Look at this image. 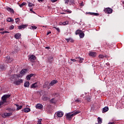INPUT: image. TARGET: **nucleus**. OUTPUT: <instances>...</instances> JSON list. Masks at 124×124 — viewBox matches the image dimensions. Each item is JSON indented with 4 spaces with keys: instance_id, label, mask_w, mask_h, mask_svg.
I'll list each match as a JSON object with an SVG mask.
<instances>
[{
    "instance_id": "nucleus-27",
    "label": "nucleus",
    "mask_w": 124,
    "mask_h": 124,
    "mask_svg": "<svg viewBox=\"0 0 124 124\" xmlns=\"http://www.w3.org/2000/svg\"><path fill=\"white\" fill-rule=\"evenodd\" d=\"M57 99H55V98H53L51 100H50V102L51 103H57Z\"/></svg>"
},
{
    "instance_id": "nucleus-7",
    "label": "nucleus",
    "mask_w": 124,
    "mask_h": 124,
    "mask_svg": "<svg viewBox=\"0 0 124 124\" xmlns=\"http://www.w3.org/2000/svg\"><path fill=\"white\" fill-rule=\"evenodd\" d=\"M36 59L35 56L32 55L29 58V61L31 62H34V60Z\"/></svg>"
},
{
    "instance_id": "nucleus-63",
    "label": "nucleus",
    "mask_w": 124,
    "mask_h": 124,
    "mask_svg": "<svg viewBox=\"0 0 124 124\" xmlns=\"http://www.w3.org/2000/svg\"><path fill=\"white\" fill-rule=\"evenodd\" d=\"M81 113V111H78V114H79V113Z\"/></svg>"
},
{
    "instance_id": "nucleus-59",
    "label": "nucleus",
    "mask_w": 124,
    "mask_h": 124,
    "mask_svg": "<svg viewBox=\"0 0 124 124\" xmlns=\"http://www.w3.org/2000/svg\"><path fill=\"white\" fill-rule=\"evenodd\" d=\"M0 31H4V28H0Z\"/></svg>"
},
{
    "instance_id": "nucleus-24",
    "label": "nucleus",
    "mask_w": 124,
    "mask_h": 124,
    "mask_svg": "<svg viewBox=\"0 0 124 124\" xmlns=\"http://www.w3.org/2000/svg\"><path fill=\"white\" fill-rule=\"evenodd\" d=\"M30 86V82L29 81H26L25 83H24V87L25 88H29Z\"/></svg>"
},
{
    "instance_id": "nucleus-28",
    "label": "nucleus",
    "mask_w": 124,
    "mask_h": 124,
    "mask_svg": "<svg viewBox=\"0 0 124 124\" xmlns=\"http://www.w3.org/2000/svg\"><path fill=\"white\" fill-rule=\"evenodd\" d=\"M42 99H43V100H44L45 101H47V100H48V99H49V98H48V97H47L46 96H43Z\"/></svg>"
},
{
    "instance_id": "nucleus-64",
    "label": "nucleus",
    "mask_w": 124,
    "mask_h": 124,
    "mask_svg": "<svg viewBox=\"0 0 124 124\" xmlns=\"http://www.w3.org/2000/svg\"><path fill=\"white\" fill-rule=\"evenodd\" d=\"M37 124H42L41 123H38Z\"/></svg>"
},
{
    "instance_id": "nucleus-40",
    "label": "nucleus",
    "mask_w": 124,
    "mask_h": 124,
    "mask_svg": "<svg viewBox=\"0 0 124 124\" xmlns=\"http://www.w3.org/2000/svg\"><path fill=\"white\" fill-rule=\"evenodd\" d=\"M53 59H54V57L51 56V57H49L48 58V60H49V61H53Z\"/></svg>"
},
{
    "instance_id": "nucleus-25",
    "label": "nucleus",
    "mask_w": 124,
    "mask_h": 124,
    "mask_svg": "<svg viewBox=\"0 0 124 124\" xmlns=\"http://www.w3.org/2000/svg\"><path fill=\"white\" fill-rule=\"evenodd\" d=\"M4 69H5L4 65L0 64V71H3V70H4Z\"/></svg>"
},
{
    "instance_id": "nucleus-62",
    "label": "nucleus",
    "mask_w": 124,
    "mask_h": 124,
    "mask_svg": "<svg viewBox=\"0 0 124 124\" xmlns=\"http://www.w3.org/2000/svg\"><path fill=\"white\" fill-rule=\"evenodd\" d=\"M45 85H48V82H45Z\"/></svg>"
},
{
    "instance_id": "nucleus-45",
    "label": "nucleus",
    "mask_w": 124,
    "mask_h": 124,
    "mask_svg": "<svg viewBox=\"0 0 124 124\" xmlns=\"http://www.w3.org/2000/svg\"><path fill=\"white\" fill-rule=\"evenodd\" d=\"M54 96H59V93H54L53 94Z\"/></svg>"
},
{
    "instance_id": "nucleus-44",
    "label": "nucleus",
    "mask_w": 124,
    "mask_h": 124,
    "mask_svg": "<svg viewBox=\"0 0 124 124\" xmlns=\"http://www.w3.org/2000/svg\"><path fill=\"white\" fill-rule=\"evenodd\" d=\"M14 29V26L12 25L10 27V30L11 31V30H13Z\"/></svg>"
},
{
    "instance_id": "nucleus-36",
    "label": "nucleus",
    "mask_w": 124,
    "mask_h": 124,
    "mask_svg": "<svg viewBox=\"0 0 124 124\" xmlns=\"http://www.w3.org/2000/svg\"><path fill=\"white\" fill-rule=\"evenodd\" d=\"M24 5H26V2H23L21 4L19 5L20 7H23Z\"/></svg>"
},
{
    "instance_id": "nucleus-16",
    "label": "nucleus",
    "mask_w": 124,
    "mask_h": 124,
    "mask_svg": "<svg viewBox=\"0 0 124 124\" xmlns=\"http://www.w3.org/2000/svg\"><path fill=\"white\" fill-rule=\"evenodd\" d=\"M87 14H90V15H93V16H99V14L96 13H91L89 12Z\"/></svg>"
},
{
    "instance_id": "nucleus-39",
    "label": "nucleus",
    "mask_w": 124,
    "mask_h": 124,
    "mask_svg": "<svg viewBox=\"0 0 124 124\" xmlns=\"http://www.w3.org/2000/svg\"><path fill=\"white\" fill-rule=\"evenodd\" d=\"M26 78H27V80H28V81H29V80H31V78L30 77L29 75H28L27 77H26Z\"/></svg>"
},
{
    "instance_id": "nucleus-21",
    "label": "nucleus",
    "mask_w": 124,
    "mask_h": 124,
    "mask_svg": "<svg viewBox=\"0 0 124 124\" xmlns=\"http://www.w3.org/2000/svg\"><path fill=\"white\" fill-rule=\"evenodd\" d=\"M69 4L70 5H74L75 4V0H70Z\"/></svg>"
},
{
    "instance_id": "nucleus-47",
    "label": "nucleus",
    "mask_w": 124,
    "mask_h": 124,
    "mask_svg": "<svg viewBox=\"0 0 124 124\" xmlns=\"http://www.w3.org/2000/svg\"><path fill=\"white\" fill-rule=\"evenodd\" d=\"M3 102H2V101H0V108H1V106L3 105Z\"/></svg>"
},
{
    "instance_id": "nucleus-35",
    "label": "nucleus",
    "mask_w": 124,
    "mask_h": 124,
    "mask_svg": "<svg viewBox=\"0 0 124 124\" xmlns=\"http://www.w3.org/2000/svg\"><path fill=\"white\" fill-rule=\"evenodd\" d=\"M0 33H1V34H4V33H9V32L8 31H4L0 32Z\"/></svg>"
},
{
    "instance_id": "nucleus-26",
    "label": "nucleus",
    "mask_w": 124,
    "mask_h": 124,
    "mask_svg": "<svg viewBox=\"0 0 124 124\" xmlns=\"http://www.w3.org/2000/svg\"><path fill=\"white\" fill-rule=\"evenodd\" d=\"M24 111L25 113H29L31 111V108H25L24 109Z\"/></svg>"
},
{
    "instance_id": "nucleus-43",
    "label": "nucleus",
    "mask_w": 124,
    "mask_h": 124,
    "mask_svg": "<svg viewBox=\"0 0 124 124\" xmlns=\"http://www.w3.org/2000/svg\"><path fill=\"white\" fill-rule=\"evenodd\" d=\"M7 110L9 111V112H12V111H13V109H11L10 108H7Z\"/></svg>"
},
{
    "instance_id": "nucleus-10",
    "label": "nucleus",
    "mask_w": 124,
    "mask_h": 124,
    "mask_svg": "<svg viewBox=\"0 0 124 124\" xmlns=\"http://www.w3.org/2000/svg\"><path fill=\"white\" fill-rule=\"evenodd\" d=\"M6 10L10 12V13H12V14H14V10L12 8L8 7L6 8Z\"/></svg>"
},
{
    "instance_id": "nucleus-19",
    "label": "nucleus",
    "mask_w": 124,
    "mask_h": 124,
    "mask_svg": "<svg viewBox=\"0 0 124 124\" xmlns=\"http://www.w3.org/2000/svg\"><path fill=\"white\" fill-rule=\"evenodd\" d=\"M37 83H34L32 84L31 86V89H35V88H37Z\"/></svg>"
},
{
    "instance_id": "nucleus-60",
    "label": "nucleus",
    "mask_w": 124,
    "mask_h": 124,
    "mask_svg": "<svg viewBox=\"0 0 124 124\" xmlns=\"http://www.w3.org/2000/svg\"><path fill=\"white\" fill-rule=\"evenodd\" d=\"M50 33H51V31L47 32V35H48V34H50Z\"/></svg>"
},
{
    "instance_id": "nucleus-46",
    "label": "nucleus",
    "mask_w": 124,
    "mask_h": 124,
    "mask_svg": "<svg viewBox=\"0 0 124 124\" xmlns=\"http://www.w3.org/2000/svg\"><path fill=\"white\" fill-rule=\"evenodd\" d=\"M83 1H82L81 3H79V4H80V6H84V4H83Z\"/></svg>"
},
{
    "instance_id": "nucleus-55",
    "label": "nucleus",
    "mask_w": 124,
    "mask_h": 124,
    "mask_svg": "<svg viewBox=\"0 0 124 124\" xmlns=\"http://www.w3.org/2000/svg\"><path fill=\"white\" fill-rule=\"evenodd\" d=\"M29 76L30 77V78H31V77H32V76H33V74H31L29 75Z\"/></svg>"
},
{
    "instance_id": "nucleus-52",
    "label": "nucleus",
    "mask_w": 124,
    "mask_h": 124,
    "mask_svg": "<svg viewBox=\"0 0 124 124\" xmlns=\"http://www.w3.org/2000/svg\"><path fill=\"white\" fill-rule=\"evenodd\" d=\"M16 77L17 78H20V77H21V75H16Z\"/></svg>"
},
{
    "instance_id": "nucleus-18",
    "label": "nucleus",
    "mask_w": 124,
    "mask_h": 124,
    "mask_svg": "<svg viewBox=\"0 0 124 124\" xmlns=\"http://www.w3.org/2000/svg\"><path fill=\"white\" fill-rule=\"evenodd\" d=\"M43 107V106L41 104H37L36 106L37 109H41Z\"/></svg>"
},
{
    "instance_id": "nucleus-30",
    "label": "nucleus",
    "mask_w": 124,
    "mask_h": 124,
    "mask_svg": "<svg viewBox=\"0 0 124 124\" xmlns=\"http://www.w3.org/2000/svg\"><path fill=\"white\" fill-rule=\"evenodd\" d=\"M78 62H83V61H84V58H82L81 57H78Z\"/></svg>"
},
{
    "instance_id": "nucleus-49",
    "label": "nucleus",
    "mask_w": 124,
    "mask_h": 124,
    "mask_svg": "<svg viewBox=\"0 0 124 124\" xmlns=\"http://www.w3.org/2000/svg\"><path fill=\"white\" fill-rule=\"evenodd\" d=\"M71 61H72L74 62H76V60H75L74 59H71Z\"/></svg>"
},
{
    "instance_id": "nucleus-50",
    "label": "nucleus",
    "mask_w": 124,
    "mask_h": 124,
    "mask_svg": "<svg viewBox=\"0 0 124 124\" xmlns=\"http://www.w3.org/2000/svg\"><path fill=\"white\" fill-rule=\"evenodd\" d=\"M58 0H50V1H51V2H56V1H57Z\"/></svg>"
},
{
    "instance_id": "nucleus-31",
    "label": "nucleus",
    "mask_w": 124,
    "mask_h": 124,
    "mask_svg": "<svg viewBox=\"0 0 124 124\" xmlns=\"http://www.w3.org/2000/svg\"><path fill=\"white\" fill-rule=\"evenodd\" d=\"M36 29H37V27L36 26H31L30 27V29L31 30H36Z\"/></svg>"
},
{
    "instance_id": "nucleus-48",
    "label": "nucleus",
    "mask_w": 124,
    "mask_h": 124,
    "mask_svg": "<svg viewBox=\"0 0 124 124\" xmlns=\"http://www.w3.org/2000/svg\"><path fill=\"white\" fill-rule=\"evenodd\" d=\"M42 122V119H39L38 120V123H41Z\"/></svg>"
},
{
    "instance_id": "nucleus-37",
    "label": "nucleus",
    "mask_w": 124,
    "mask_h": 124,
    "mask_svg": "<svg viewBox=\"0 0 124 124\" xmlns=\"http://www.w3.org/2000/svg\"><path fill=\"white\" fill-rule=\"evenodd\" d=\"M99 59H103L104 58V55L100 54L99 55Z\"/></svg>"
},
{
    "instance_id": "nucleus-42",
    "label": "nucleus",
    "mask_w": 124,
    "mask_h": 124,
    "mask_svg": "<svg viewBox=\"0 0 124 124\" xmlns=\"http://www.w3.org/2000/svg\"><path fill=\"white\" fill-rule=\"evenodd\" d=\"M68 62V63H69V64H72L73 63V62H72V61H71V59H70V60H69Z\"/></svg>"
},
{
    "instance_id": "nucleus-13",
    "label": "nucleus",
    "mask_w": 124,
    "mask_h": 124,
    "mask_svg": "<svg viewBox=\"0 0 124 124\" xmlns=\"http://www.w3.org/2000/svg\"><path fill=\"white\" fill-rule=\"evenodd\" d=\"M27 72H28V69H24L20 71V74H22V76H23V75H25V74H26Z\"/></svg>"
},
{
    "instance_id": "nucleus-32",
    "label": "nucleus",
    "mask_w": 124,
    "mask_h": 124,
    "mask_svg": "<svg viewBox=\"0 0 124 124\" xmlns=\"http://www.w3.org/2000/svg\"><path fill=\"white\" fill-rule=\"evenodd\" d=\"M15 20H16V24H18V23H20V18H16L15 19Z\"/></svg>"
},
{
    "instance_id": "nucleus-9",
    "label": "nucleus",
    "mask_w": 124,
    "mask_h": 124,
    "mask_svg": "<svg viewBox=\"0 0 124 124\" xmlns=\"http://www.w3.org/2000/svg\"><path fill=\"white\" fill-rule=\"evenodd\" d=\"M21 83H23V79H18V80L14 82L15 85H20Z\"/></svg>"
},
{
    "instance_id": "nucleus-5",
    "label": "nucleus",
    "mask_w": 124,
    "mask_h": 124,
    "mask_svg": "<svg viewBox=\"0 0 124 124\" xmlns=\"http://www.w3.org/2000/svg\"><path fill=\"white\" fill-rule=\"evenodd\" d=\"M78 34H79L80 38H84V37L85 36V33H84V31L79 30H78Z\"/></svg>"
},
{
    "instance_id": "nucleus-14",
    "label": "nucleus",
    "mask_w": 124,
    "mask_h": 124,
    "mask_svg": "<svg viewBox=\"0 0 124 124\" xmlns=\"http://www.w3.org/2000/svg\"><path fill=\"white\" fill-rule=\"evenodd\" d=\"M89 55L90 57H96V53L94 52H90L89 53Z\"/></svg>"
},
{
    "instance_id": "nucleus-53",
    "label": "nucleus",
    "mask_w": 124,
    "mask_h": 124,
    "mask_svg": "<svg viewBox=\"0 0 124 124\" xmlns=\"http://www.w3.org/2000/svg\"><path fill=\"white\" fill-rule=\"evenodd\" d=\"M86 99L88 101H91V98H87Z\"/></svg>"
},
{
    "instance_id": "nucleus-57",
    "label": "nucleus",
    "mask_w": 124,
    "mask_h": 124,
    "mask_svg": "<svg viewBox=\"0 0 124 124\" xmlns=\"http://www.w3.org/2000/svg\"><path fill=\"white\" fill-rule=\"evenodd\" d=\"M104 58H106V59H108V56H107V55H104Z\"/></svg>"
},
{
    "instance_id": "nucleus-54",
    "label": "nucleus",
    "mask_w": 124,
    "mask_h": 124,
    "mask_svg": "<svg viewBox=\"0 0 124 124\" xmlns=\"http://www.w3.org/2000/svg\"><path fill=\"white\" fill-rule=\"evenodd\" d=\"M45 0H38V1H39V2H41L42 1H44Z\"/></svg>"
},
{
    "instance_id": "nucleus-6",
    "label": "nucleus",
    "mask_w": 124,
    "mask_h": 124,
    "mask_svg": "<svg viewBox=\"0 0 124 124\" xmlns=\"http://www.w3.org/2000/svg\"><path fill=\"white\" fill-rule=\"evenodd\" d=\"M13 60L10 58V56H7L4 59V62H11Z\"/></svg>"
},
{
    "instance_id": "nucleus-23",
    "label": "nucleus",
    "mask_w": 124,
    "mask_h": 124,
    "mask_svg": "<svg viewBox=\"0 0 124 124\" xmlns=\"http://www.w3.org/2000/svg\"><path fill=\"white\" fill-rule=\"evenodd\" d=\"M7 22H14V19H13V18H12V17H8L7 19Z\"/></svg>"
},
{
    "instance_id": "nucleus-29",
    "label": "nucleus",
    "mask_w": 124,
    "mask_h": 124,
    "mask_svg": "<svg viewBox=\"0 0 124 124\" xmlns=\"http://www.w3.org/2000/svg\"><path fill=\"white\" fill-rule=\"evenodd\" d=\"M97 119L98 124H102V119L100 117H98Z\"/></svg>"
},
{
    "instance_id": "nucleus-20",
    "label": "nucleus",
    "mask_w": 124,
    "mask_h": 124,
    "mask_svg": "<svg viewBox=\"0 0 124 124\" xmlns=\"http://www.w3.org/2000/svg\"><path fill=\"white\" fill-rule=\"evenodd\" d=\"M108 110H109V108H108V107H105L103 108V113H104V112L105 113L107 112V111H108Z\"/></svg>"
},
{
    "instance_id": "nucleus-11",
    "label": "nucleus",
    "mask_w": 124,
    "mask_h": 124,
    "mask_svg": "<svg viewBox=\"0 0 124 124\" xmlns=\"http://www.w3.org/2000/svg\"><path fill=\"white\" fill-rule=\"evenodd\" d=\"M58 83V80H53L49 83V86L50 87H52V86H53L55 85V84H57Z\"/></svg>"
},
{
    "instance_id": "nucleus-61",
    "label": "nucleus",
    "mask_w": 124,
    "mask_h": 124,
    "mask_svg": "<svg viewBox=\"0 0 124 124\" xmlns=\"http://www.w3.org/2000/svg\"><path fill=\"white\" fill-rule=\"evenodd\" d=\"M108 124H114V123L109 122Z\"/></svg>"
},
{
    "instance_id": "nucleus-34",
    "label": "nucleus",
    "mask_w": 124,
    "mask_h": 124,
    "mask_svg": "<svg viewBox=\"0 0 124 124\" xmlns=\"http://www.w3.org/2000/svg\"><path fill=\"white\" fill-rule=\"evenodd\" d=\"M66 25H68V21H66L62 23V25L63 26H65Z\"/></svg>"
},
{
    "instance_id": "nucleus-56",
    "label": "nucleus",
    "mask_w": 124,
    "mask_h": 124,
    "mask_svg": "<svg viewBox=\"0 0 124 124\" xmlns=\"http://www.w3.org/2000/svg\"><path fill=\"white\" fill-rule=\"evenodd\" d=\"M45 48H46V49H47L48 50H49V49H50V47H49V46H46V47H45Z\"/></svg>"
},
{
    "instance_id": "nucleus-4",
    "label": "nucleus",
    "mask_w": 124,
    "mask_h": 124,
    "mask_svg": "<svg viewBox=\"0 0 124 124\" xmlns=\"http://www.w3.org/2000/svg\"><path fill=\"white\" fill-rule=\"evenodd\" d=\"M104 11L105 13H107V14H111V13H113V9L109 7L106 8L104 9Z\"/></svg>"
},
{
    "instance_id": "nucleus-17",
    "label": "nucleus",
    "mask_w": 124,
    "mask_h": 124,
    "mask_svg": "<svg viewBox=\"0 0 124 124\" xmlns=\"http://www.w3.org/2000/svg\"><path fill=\"white\" fill-rule=\"evenodd\" d=\"M65 40L67 41V42H69V41L72 43L73 42H74V40H73V39H72V38H66Z\"/></svg>"
},
{
    "instance_id": "nucleus-38",
    "label": "nucleus",
    "mask_w": 124,
    "mask_h": 124,
    "mask_svg": "<svg viewBox=\"0 0 124 124\" xmlns=\"http://www.w3.org/2000/svg\"><path fill=\"white\" fill-rule=\"evenodd\" d=\"M65 4H68V2H69L70 0H65Z\"/></svg>"
},
{
    "instance_id": "nucleus-33",
    "label": "nucleus",
    "mask_w": 124,
    "mask_h": 124,
    "mask_svg": "<svg viewBox=\"0 0 124 124\" xmlns=\"http://www.w3.org/2000/svg\"><path fill=\"white\" fill-rule=\"evenodd\" d=\"M28 6H29V7H32V6H34V5L31 2H29Z\"/></svg>"
},
{
    "instance_id": "nucleus-12",
    "label": "nucleus",
    "mask_w": 124,
    "mask_h": 124,
    "mask_svg": "<svg viewBox=\"0 0 124 124\" xmlns=\"http://www.w3.org/2000/svg\"><path fill=\"white\" fill-rule=\"evenodd\" d=\"M21 33H17L15 35V38H16V39H20V38H21Z\"/></svg>"
},
{
    "instance_id": "nucleus-41",
    "label": "nucleus",
    "mask_w": 124,
    "mask_h": 124,
    "mask_svg": "<svg viewBox=\"0 0 124 124\" xmlns=\"http://www.w3.org/2000/svg\"><path fill=\"white\" fill-rule=\"evenodd\" d=\"M54 29H56V30L57 31H58L59 32H60V28H57V27H53Z\"/></svg>"
},
{
    "instance_id": "nucleus-22",
    "label": "nucleus",
    "mask_w": 124,
    "mask_h": 124,
    "mask_svg": "<svg viewBox=\"0 0 124 124\" xmlns=\"http://www.w3.org/2000/svg\"><path fill=\"white\" fill-rule=\"evenodd\" d=\"M17 108H16V111H19V110L22 109L23 108V106H19L18 105H16Z\"/></svg>"
},
{
    "instance_id": "nucleus-15",
    "label": "nucleus",
    "mask_w": 124,
    "mask_h": 124,
    "mask_svg": "<svg viewBox=\"0 0 124 124\" xmlns=\"http://www.w3.org/2000/svg\"><path fill=\"white\" fill-rule=\"evenodd\" d=\"M4 116L5 117H10V116H12V112H5L4 113Z\"/></svg>"
},
{
    "instance_id": "nucleus-3",
    "label": "nucleus",
    "mask_w": 124,
    "mask_h": 124,
    "mask_svg": "<svg viewBox=\"0 0 124 124\" xmlns=\"http://www.w3.org/2000/svg\"><path fill=\"white\" fill-rule=\"evenodd\" d=\"M62 116H63V112L59 111L55 113L54 118H62Z\"/></svg>"
},
{
    "instance_id": "nucleus-8",
    "label": "nucleus",
    "mask_w": 124,
    "mask_h": 124,
    "mask_svg": "<svg viewBox=\"0 0 124 124\" xmlns=\"http://www.w3.org/2000/svg\"><path fill=\"white\" fill-rule=\"evenodd\" d=\"M27 27H28L27 24H23L21 25H19L18 27V30H22L23 29H26V28H27Z\"/></svg>"
},
{
    "instance_id": "nucleus-2",
    "label": "nucleus",
    "mask_w": 124,
    "mask_h": 124,
    "mask_svg": "<svg viewBox=\"0 0 124 124\" xmlns=\"http://www.w3.org/2000/svg\"><path fill=\"white\" fill-rule=\"evenodd\" d=\"M10 96H11V94L3 95L1 97V99L2 100L1 102H3V103L4 104V103L6 102V99H7V98H9Z\"/></svg>"
},
{
    "instance_id": "nucleus-1",
    "label": "nucleus",
    "mask_w": 124,
    "mask_h": 124,
    "mask_svg": "<svg viewBox=\"0 0 124 124\" xmlns=\"http://www.w3.org/2000/svg\"><path fill=\"white\" fill-rule=\"evenodd\" d=\"M77 114H78V111L73 113L69 112L67 113L66 114L67 120H69V121H70L72 119V118H73V117H74V116H75L76 115H77Z\"/></svg>"
},
{
    "instance_id": "nucleus-51",
    "label": "nucleus",
    "mask_w": 124,
    "mask_h": 124,
    "mask_svg": "<svg viewBox=\"0 0 124 124\" xmlns=\"http://www.w3.org/2000/svg\"><path fill=\"white\" fill-rule=\"evenodd\" d=\"M30 11H31V12H33V13L35 14V12H34L33 10L32 9H30Z\"/></svg>"
},
{
    "instance_id": "nucleus-58",
    "label": "nucleus",
    "mask_w": 124,
    "mask_h": 124,
    "mask_svg": "<svg viewBox=\"0 0 124 124\" xmlns=\"http://www.w3.org/2000/svg\"><path fill=\"white\" fill-rule=\"evenodd\" d=\"M76 35H77V34H78V30H77L76 31Z\"/></svg>"
}]
</instances>
